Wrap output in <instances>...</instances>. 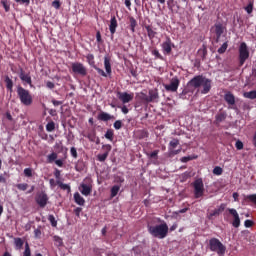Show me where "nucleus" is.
Returning a JSON list of instances; mask_svg holds the SVG:
<instances>
[{"instance_id": "1", "label": "nucleus", "mask_w": 256, "mask_h": 256, "mask_svg": "<svg viewBox=\"0 0 256 256\" xmlns=\"http://www.w3.org/2000/svg\"><path fill=\"white\" fill-rule=\"evenodd\" d=\"M195 89H197V93L207 95V93L211 91V80L201 75L195 76L188 82L187 87L182 91V93H180V99H187V95L188 97H191L195 92Z\"/></svg>"}, {"instance_id": "2", "label": "nucleus", "mask_w": 256, "mask_h": 256, "mask_svg": "<svg viewBox=\"0 0 256 256\" xmlns=\"http://www.w3.org/2000/svg\"><path fill=\"white\" fill-rule=\"evenodd\" d=\"M148 232L152 237H157L158 239H165L167 233H169V226L167 223H162L156 226H148Z\"/></svg>"}, {"instance_id": "3", "label": "nucleus", "mask_w": 256, "mask_h": 256, "mask_svg": "<svg viewBox=\"0 0 256 256\" xmlns=\"http://www.w3.org/2000/svg\"><path fill=\"white\" fill-rule=\"evenodd\" d=\"M17 95L22 103V105L29 106L31 103H33V97L31 96V93H29V90L18 86L17 87Z\"/></svg>"}, {"instance_id": "4", "label": "nucleus", "mask_w": 256, "mask_h": 256, "mask_svg": "<svg viewBox=\"0 0 256 256\" xmlns=\"http://www.w3.org/2000/svg\"><path fill=\"white\" fill-rule=\"evenodd\" d=\"M210 245V251H215L218 255H225V251H227V248L219 239L212 238L209 240Z\"/></svg>"}, {"instance_id": "5", "label": "nucleus", "mask_w": 256, "mask_h": 256, "mask_svg": "<svg viewBox=\"0 0 256 256\" xmlns=\"http://www.w3.org/2000/svg\"><path fill=\"white\" fill-rule=\"evenodd\" d=\"M239 53V66L243 67L245 65V61L249 59V47H247V43L242 42L238 48Z\"/></svg>"}, {"instance_id": "6", "label": "nucleus", "mask_w": 256, "mask_h": 256, "mask_svg": "<svg viewBox=\"0 0 256 256\" xmlns=\"http://www.w3.org/2000/svg\"><path fill=\"white\" fill-rule=\"evenodd\" d=\"M194 196L195 199H200L205 194V185L203 184V179L198 178L193 183Z\"/></svg>"}, {"instance_id": "7", "label": "nucleus", "mask_w": 256, "mask_h": 256, "mask_svg": "<svg viewBox=\"0 0 256 256\" xmlns=\"http://www.w3.org/2000/svg\"><path fill=\"white\" fill-rule=\"evenodd\" d=\"M71 70L74 75H80V77H86L87 75V67L81 62H73L71 64Z\"/></svg>"}, {"instance_id": "8", "label": "nucleus", "mask_w": 256, "mask_h": 256, "mask_svg": "<svg viewBox=\"0 0 256 256\" xmlns=\"http://www.w3.org/2000/svg\"><path fill=\"white\" fill-rule=\"evenodd\" d=\"M179 85H181V80L177 76L171 78L169 84H163L164 89L168 93H177V89H179Z\"/></svg>"}, {"instance_id": "9", "label": "nucleus", "mask_w": 256, "mask_h": 256, "mask_svg": "<svg viewBox=\"0 0 256 256\" xmlns=\"http://www.w3.org/2000/svg\"><path fill=\"white\" fill-rule=\"evenodd\" d=\"M179 145V140L173 139L169 143L168 147V155L169 157H175V155H179L181 153V149L175 150V148Z\"/></svg>"}, {"instance_id": "10", "label": "nucleus", "mask_w": 256, "mask_h": 256, "mask_svg": "<svg viewBox=\"0 0 256 256\" xmlns=\"http://www.w3.org/2000/svg\"><path fill=\"white\" fill-rule=\"evenodd\" d=\"M224 100L228 103V109H233L234 111H239V108L235 105V96L231 92H227L224 95Z\"/></svg>"}, {"instance_id": "11", "label": "nucleus", "mask_w": 256, "mask_h": 256, "mask_svg": "<svg viewBox=\"0 0 256 256\" xmlns=\"http://www.w3.org/2000/svg\"><path fill=\"white\" fill-rule=\"evenodd\" d=\"M118 99L125 105L127 103H131L133 101V93H127V92H118L117 94Z\"/></svg>"}, {"instance_id": "12", "label": "nucleus", "mask_w": 256, "mask_h": 256, "mask_svg": "<svg viewBox=\"0 0 256 256\" xmlns=\"http://www.w3.org/2000/svg\"><path fill=\"white\" fill-rule=\"evenodd\" d=\"M228 211H229L230 215H232V217H234L232 225H233V227H235L237 229L239 227V225H241V219L239 218V213H237V210L234 208H229Z\"/></svg>"}, {"instance_id": "13", "label": "nucleus", "mask_w": 256, "mask_h": 256, "mask_svg": "<svg viewBox=\"0 0 256 256\" xmlns=\"http://www.w3.org/2000/svg\"><path fill=\"white\" fill-rule=\"evenodd\" d=\"M149 103H157L159 101V91L157 89H151L148 92Z\"/></svg>"}, {"instance_id": "14", "label": "nucleus", "mask_w": 256, "mask_h": 256, "mask_svg": "<svg viewBox=\"0 0 256 256\" xmlns=\"http://www.w3.org/2000/svg\"><path fill=\"white\" fill-rule=\"evenodd\" d=\"M47 201H49V198L45 193H40L36 197V203L39 205V207H45V205H47Z\"/></svg>"}, {"instance_id": "15", "label": "nucleus", "mask_w": 256, "mask_h": 256, "mask_svg": "<svg viewBox=\"0 0 256 256\" xmlns=\"http://www.w3.org/2000/svg\"><path fill=\"white\" fill-rule=\"evenodd\" d=\"M19 77H20L21 81H23V83H27L28 85H30V87H33V82L31 80V75L26 74L23 69H20Z\"/></svg>"}, {"instance_id": "16", "label": "nucleus", "mask_w": 256, "mask_h": 256, "mask_svg": "<svg viewBox=\"0 0 256 256\" xmlns=\"http://www.w3.org/2000/svg\"><path fill=\"white\" fill-rule=\"evenodd\" d=\"M225 211V204H221L218 208L214 209L208 214V219H213L214 217H218Z\"/></svg>"}, {"instance_id": "17", "label": "nucleus", "mask_w": 256, "mask_h": 256, "mask_svg": "<svg viewBox=\"0 0 256 256\" xmlns=\"http://www.w3.org/2000/svg\"><path fill=\"white\" fill-rule=\"evenodd\" d=\"M79 191L85 197H89V195H91V191H92L91 185L82 183L79 186Z\"/></svg>"}, {"instance_id": "18", "label": "nucleus", "mask_w": 256, "mask_h": 256, "mask_svg": "<svg viewBox=\"0 0 256 256\" xmlns=\"http://www.w3.org/2000/svg\"><path fill=\"white\" fill-rule=\"evenodd\" d=\"M173 47V43L171 42V38H167L165 42L162 43V49L165 55H169L171 53Z\"/></svg>"}, {"instance_id": "19", "label": "nucleus", "mask_w": 256, "mask_h": 256, "mask_svg": "<svg viewBox=\"0 0 256 256\" xmlns=\"http://www.w3.org/2000/svg\"><path fill=\"white\" fill-rule=\"evenodd\" d=\"M74 201L76 205L83 207L85 205V198L79 194V192L74 193Z\"/></svg>"}, {"instance_id": "20", "label": "nucleus", "mask_w": 256, "mask_h": 256, "mask_svg": "<svg viewBox=\"0 0 256 256\" xmlns=\"http://www.w3.org/2000/svg\"><path fill=\"white\" fill-rule=\"evenodd\" d=\"M117 26H118L117 18L112 17L110 20V25H109L111 35H115V31H117Z\"/></svg>"}, {"instance_id": "21", "label": "nucleus", "mask_w": 256, "mask_h": 256, "mask_svg": "<svg viewBox=\"0 0 256 256\" xmlns=\"http://www.w3.org/2000/svg\"><path fill=\"white\" fill-rule=\"evenodd\" d=\"M114 117L111 116V114L107 113V112H100L98 114V120L99 121H111V119H113Z\"/></svg>"}, {"instance_id": "22", "label": "nucleus", "mask_w": 256, "mask_h": 256, "mask_svg": "<svg viewBox=\"0 0 256 256\" xmlns=\"http://www.w3.org/2000/svg\"><path fill=\"white\" fill-rule=\"evenodd\" d=\"M223 31H225L223 24L221 23L215 24V33L217 35V39H219L223 35Z\"/></svg>"}, {"instance_id": "23", "label": "nucleus", "mask_w": 256, "mask_h": 256, "mask_svg": "<svg viewBox=\"0 0 256 256\" xmlns=\"http://www.w3.org/2000/svg\"><path fill=\"white\" fill-rule=\"evenodd\" d=\"M119 191H121V185L112 186V188L110 190L111 199H113L114 197H117V195L119 194Z\"/></svg>"}, {"instance_id": "24", "label": "nucleus", "mask_w": 256, "mask_h": 256, "mask_svg": "<svg viewBox=\"0 0 256 256\" xmlns=\"http://www.w3.org/2000/svg\"><path fill=\"white\" fill-rule=\"evenodd\" d=\"M145 29L147 31L149 39H155L157 32H155V30H153V28L150 25L145 26Z\"/></svg>"}, {"instance_id": "25", "label": "nucleus", "mask_w": 256, "mask_h": 256, "mask_svg": "<svg viewBox=\"0 0 256 256\" xmlns=\"http://www.w3.org/2000/svg\"><path fill=\"white\" fill-rule=\"evenodd\" d=\"M104 67L108 75H111V60L108 57L104 58Z\"/></svg>"}, {"instance_id": "26", "label": "nucleus", "mask_w": 256, "mask_h": 256, "mask_svg": "<svg viewBox=\"0 0 256 256\" xmlns=\"http://www.w3.org/2000/svg\"><path fill=\"white\" fill-rule=\"evenodd\" d=\"M6 89L11 93L13 92V80L9 76H5Z\"/></svg>"}, {"instance_id": "27", "label": "nucleus", "mask_w": 256, "mask_h": 256, "mask_svg": "<svg viewBox=\"0 0 256 256\" xmlns=\"http://www.w3.org/2000/svg\"><path fill=\"white\" fill-rule=\"evenodd\" d=\"M138 99L142 101V103H149V95L145 94L144 92H140L137 94Z\"/></svg>"}, {"instance_id": "28", "label": "nucleus", "mask_w": 256, "mask_h": 256, "mask_svg": "<svg viewBox=\"0 0 256 256\" xmlns=\"http://www.w3.org/2000/svg\"><path fill=\"white\" fill-rule=\"evenodd\" d=\"M23 239L21 238H15L14 239V245L16 249H22L23 248Z\"/></svg>"}, {"instance_id": "29", "label": "nucleus", "mask_w": 256, "mask_h": 256, "mask_svg": "<svg viewBox=\"0 0 256 256\" xmlns=\"http://www.w3.org/2000/svg\"><path fill=\"white\" fill-rule=\"evenodd\" d=\"M55 161H57V153L52 152L47 156V163H53Z\"/></svg>"}, {"instance_id": "30", "label": "nucleus", "mask_w": 256, "mask_h": 256, "mask_svg": "<svg viewBox=\"0 0 256 256\" xmlns=\"http://www.w3.org/2000/svg\"><path fill=\"white\" fill-rule=\"evenodd\" d=\"M129 22H130V29L132 33H135V27H137V20H135V18L133 17H130Z\"/></svg>"}, {"instance_id": "31", "label": "nucleus", "mask_w": 256, "mask_h": 256, "mask_svg": "<svg viewBox=\"0 0 256 256\" xmlns=\"http://www.w3.org/2000/svg\"><path fill=\"white\" fill-rule=\"evenodd\" d=\"M244 97L246 99H256V91L245 92Z\"/></svg>"}, {"instance_id": "32", "label": "nucleus", "mask_w": 256, "mask_h": 256, "mask_svg": "<svg viewBox=\"0 0 256 256\" xmlns=\"http://www.w3.org/2000/svg\"><path fill=\"white\" fill-rule=\"evenodd\" d=\"M225 119H227V114L225 113H220L216 115V122L218 123H222V121H225Z\"/></svg>"}, {"instance_id": "33", "label": "nucleus", "mask_w": 256, "mask_h": 256, "mask_svg": "<svg viewBox=\"0 0 256 256\" xmlns=\"http://www.w3.org/2000/svg\"><path fill=\"white\" fill-rule=\"evenodd\" d=\"M58 186L60 187V189H63V191H68V193L71 192V186H69V184L58 182Z\"/></svg>"}, {"instance_id": "34", "label": "nucleus", "mask_w": 256, "mask_h": 256, "mask_svg": "<svg viewBox=\"0 0 256 256\" xmlns=\"http://www.w3.org/2000/svg\"><path fill=\"white\" fill-rule=\"evenodd\" d=\"M17 189H19V191H27V189H29V184L27 183H20L16 185Z\"/></svg>"}, {"instance_id": "35", "label": "nucleus", "mask_w": 256, "mask_h": 256, "mask_svg": "<svg viewBox=\"0 0 256 256\" xmlns=\"http://www.w3.org/2000/svg\"><path fill=\"white\" fill-rule=\"evenodd\" d=\"M227 47H229V44H227V42H224L222 44V46L218 49V53L220 55H223V53H225V51H227Z\"/></svg>"}, {"instance_id": "36", "label": "nucleus", "mask_w": 256, "mask_h": 256, "mask_svg": "<svg viewBox=\"0 0 256 256\" xmlns=\"http://www.w3.org/2000/svg\"><path fill=\"white\" fill-rule=\"evenodd\" d=\"M86 59H87L89 65H91V66L95 65V56L93 54H88L86 56Z\"/></svg>"}, {"instance_id": "37", "label": "nucleus", "mask_w": 256, "mask_h": 256, "mask_svg": "<svg viewBox=\"0 0 256 256\" xmlns=\"http://www.w3.org/2000/svg\"><path fill=\"white\" fill-rule=\"evenodd\" d=\"M46 131H48V133H51L52 131H55V122H49L46 125Z\"/></svg>"}, {"instance_id": "38", "label": "nucleus", "mask_w": 256, "mask_h": 256, "mask_svg": "<svg viewBox=\"0 0 256 256\" xmlns=\"http://www.w3.org/2000/svg\"><path fill=\"white\" fill-rule=\"evenodd\" d=\"M23 256H31V248L29 247V243H25V250L23 252Z\"/></svg>"}, {"instance_id": "39", "label": "nucleus", "mask_w": 256, "mask_h": 256, "mask_svg": "<svg viewBox=\"0 0 256 256\" xmlns=\"http://www.w3.org/2000/svg\"><path fill=\"white\" fill-rule=\"evenodd\" d=\"M159 150H154L152 153H148L149 159H158Z\"/></svg>"}, {"instance_id": "40", "label": "nucleus", "mask_w": 256, "mask_h": 256, "mask_svg": "<svg viewBox=\"0 0 256 256\" xmlns=\"http://www.w3.org/2000/svg\"><path fill=\"white\" fill-rule=\"evenodd\" d=\"M54 242L57 247H61L63 245V239L59 236H54Z\"/></svg>"}, {"instance_id": "41", "label": "nucleus", "mask_w": 256, "mask_h": 256, "mask_svg": "<svg viewBox=\"0 0 256 256\" xmlns=\"http://www.w3.org/2000/svg\"><path fill=\"white\" fill-rule=\"evenodd\" d=\"M246 201H251V203H254L256 205V194H251L245 197Z\"/></svg>"}, {"instance_id": "42", "label": "nucleus", "mask_w": 256, "mask_h": 256, "mask_svg": "<svg viewBox=\"0 0 256 256\" xmlns=\"http://www.w3.org/2000/svg\"><path fill=\"white\" fill-rule=\"evenodd\" d=\"M113 130H107L104 137L106 139H109V141H113Z\"/></svg>"}, {"instance_id": "43", "label": "nucleus", "mask_w": 256, "mask_h": 256, "mask_svg": "<svg viewBox=\"0 0 256 256\" xmlns=\"http://www.w3.org/2000/svg\"><path fill=\"white\" fill-rule=\"evenodd\" d=\"M213 174L214 175H223V168L216 166L213 169Z\"/></svg>"}, {"instance_id": "44", "label": "nucleus", "mask_w": 256, "mask_h": 256, "mask_svg": "<svg viewBox=\"0 0 256 256\" xmlns=\"http://www.w3.org/2000/svg\"><path fill=\"white\" fill-rule=\"evenodd\" d=\"M245 11L251 15L253 13V2H249V4L245 7Z\"/></svg>"}, {"instance_id": "45", "label": "nucleus", "mask_w": 256, "mask_h": 256, "mask_svg": "<svg viewBox=\"0 0 256 256\" xmlns=\"http://www.w3.org/2000/svg\"><path fill=\"white\" fill-rule=\"evenodd\" d=\"M48 221L51 223L52 227H55L57 225V220H55V216L49 215Z\"/></svg>"}, {"instance_id": "46", "label": "nucleus", "mask_w": 256, "mask_h": 256, "mask_svg": "<svg viewBox=\"0 0 256 256\" xmlns=\"http://www.w3.org/2000/svg\"><path fill=\"white\" fill-rule=\"evenodd\" d=\"M107 157H109V154H108V153L99 154V155L97 156L98 161H100V162L105 161V160L107 159Z\"/></svg>"}, {"instance_id": "47", "label": "nucleus", "mask_w": 256, "mask_h": 256, "mask_svg": "<svg viewBox=\"0 0 256 256\" xmlns=\"http://www.w3.org/2000/svg\"><path fill=\"white\" fill-rule=\"evenodd\" d=\"M24 175L25 177H33V169L31 168L24 169Z\"/></svg>"}, {"instance_id": "48", "label": "nucleus", "mask_w": 256, "mask_h": 256, "mask_svg": "<svg viewBox=\"0 0 256 256\" xmlns=\"http://www.w3.org/2000/svg\"><path fill=\"white\" fill-rule=\"evenodd\" d=\"M121 127H123V122H121V120H117L114 122V129L119 131V129H121Z\"/></svg>"}, {"instance_id": "49", "label": "nucleus", "mask_w": 256, "mask_h": 256, "mask_svg": "<svg viewBox=\"0 0 256 256\" xmlns=\"http://www.w3.org/2000/svg\"><path fill=\"white\" fill-rule=\"evenodd\" d=\"M94 69L97 71V73L99 75H101L102 77H107V73H105V71H103V69L97 67V66H94Z\"/></svg>"}, {"instance_id": "50", "label": "nucleus", "mask_w": 256, "mask_h": 256, "mask_svg": "<svg viewBox=\"0 0 256 256\" xmlns=\"http://www.w3.org/2000/svg\"><path fill=\"white\" fill-rule=\"evenodd\" d=\"M54 149H58L60 151H63V142L62 141L56 142L55 145H54Z\"/></svg>"}, {"instance_id": "51", "label": "nucleus", "mask_w": 256, "mask_h": 256, "mask_svg": "<svg viewBox=\"0 0 256 256\" xmlns=\"http://www.w3.org/2000/svg\"><path fill=\"white\" fill-rule=\"evenodd\" d=\"M70 153H71V156L74 158V159H77V148L76 147H72L70 149Z\"/></svg>"}, {"instance_id": "52", "label": "nucleus", "mask_w": 256, "mask_h": 256, "mask_svg": "<svg viewBox=\"0 0 256 256\" xmlns=\"http://www.w3.org/2000/svg\"><path fill=\"white\" fill-rule=\"evenodd\" d=\"M102 149H104V151H106L105 153H108L109 155V152L111 151L112 147L110 144H105L102 146Z\"/></svg>"}, {"instance_id": "53", "label": "nucleus", "mask_w": 256, "mask_h": 256, "mask_svg": "<svg viewBox=\"0 0 256 256\" xmlns=\"http://www.w3.org/2000/svg\"><path fill=\"white\" fill-rule=\"evenodd\" d=\"M235 147H236V149H238V151H241V149H243V142H241L239 140L236 141Z\"/></svg>"}, {"instance_id": "54", "label": "nucleus", "mask_w": 256, "mask_h": 256, "mask_svg": "<svg viewBox=\"0 0 256 256\" xmlns=\"http://www.w3.org/2000/svg\"><path fill=\"white\" fill-rule=\"evenodd\" d=\"M193 157L191 156H184L181 158L182 163H188V161H192Z\"/></svg>"}, {"instance_id": "55", "label": "nucleus", "mask_w": 256, "mask_h": 256, "mask_svg": "<svg viewBox=\"0 0 256 256\" xmlns=\"http://www.w3.org/2000/svg\"><path fill=\"white\" fill-rule=\"evenodd\" d=\"M81 211H83V208H81V207H77L74 210V213H75L76 217H81Z\"/></svg>"}, {"instance_id": "56", "label": "nucleus", "mask_w": 256, "mask_h": 256, "mask_svg": "<svg viewBox=\"0 0 256 256\" xmlns=\"http://www.w3.org/2000/svg\"><path fill=\"white\" fill-rule=\"evenodd\" d=\"M52 7H54V9H59V7H61V3L59 2V0H55L54 2H52Z\"/></svg>"}, {"instance_id": "57", "label": "nucleus", "mask_w": 256, "mask_h": 256, "mask_svg": "<svg viewBox=\"0 0 256 256\" xmlns=\"http://www.w3.org/2000/svg\"><path fill=\"white\" fill-rule=\"evenodd\" d=\"M152 55H155L157 59H161V53H159V50L157 49L152 51Z\"/></svg>"}, {"instance_id": "58", "label": "nucleus", "mask_w": 256, "mask_h": 256, "mask_svg": "<svg viewBox=\"0 0 256 256\" xmlns=\"http://www.w3.org/2000/svg\"><path fill=\"white\" fill-rule=\"evenodd\" d=\"M244 226L246 228L253 227V222L251 220H245Z\"/></svg>"}, {"instance_id": "59", "label": "nucleus", "mask_w": 256, "mask_h": 256, "mask_svg": "<svg viewBox=\"0 0 256 256\" xmlns=\"http://www.w3.org/2000/svg\"><path fill=\"white\" fill-rule=\"evenodd\" d=\"M1 4L3 5L5 11L9 12L10 7H9L7 1H2Z\"/></svg>"}, {"instance_id": "60", "label": "nucleus", "mask_w": 256, "mask_h": 256, "mask_svg": "<svg viewBox=\"0 0 256 256\" xmlns=\"http://www.w3.org/2000/svg\"><path fill=\"white\" fill-rule=\"evenodd\" d=\"M46 87H47L48 89H55V84H54L53 82H51V81H48V82L46 83Z\"/></svg>"}, {"instance_id": "61", "label": "nucleus", "mask_w": 256, "mask_h": 256, "mask_svg": "<svg viewBox=\"0 0 256 256\" xmlns=\"http://www.w3.org/2000/svg\"><path fill=\"white\" fill-rule=\"evenodd\" d=\"M52 103L54 107H59V105H63V102L59 100H52Z\"/></svg>"}, {"instance_id": "62", "label": "nucleus", "mask_w": 256, "mask_h": 256, "mask_svg": "<svg viewBox=\"0 0 256 256\" xmlns=\"http://www.w3.org/2000/svg\"><path fill=\"white\" fill-rule=\"evenodd\" d=\"M55 165H57V167H63V160L62 159L55 160Z\"/></svg>"}, {"instance_id": "63", "label": "nucleus", "mask_w": 256, "mask_h": 256, "mask_svg": "<svg viewBox=\"0 0 256 256\" xmlns=\"http://www.w3.org/2000/svg\"><path fill=\"white\" fill-rule=\"evenodd\" d=\"M121 111L124 113V115H127V113H129V108H127V106H122Z\"/></svg>"}, {"instance_id": "64", "label": "nucleus", "mask_w": 256, "mask_h": 256, "mask_svg": "<svg viewBox=\"0 0 256 256\" xmlns=\"http://www.w3.org/2000/svg\"><path fill=\"white\" fill-rule=\"evenodd\" d=\"M34 234H35V237H41V230L40 229L34 230Z\"/></svg>"}]
</instances>
